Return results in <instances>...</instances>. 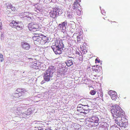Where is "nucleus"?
Here are the masks:
<instances>
[{
	"label": "nucleus",
	"instance_id": "e433bc0d",
	"mask_svg": "<svg viewBox=\"0 0 130 130\" xmlns=\"http://www.w3.org/2000/svg\"><path fill=\"white\" fill-rule=\"evenodd\" d=\"M39 130H46L45 129H44L43 128L39 129Z\"/></svg>",
	"mask_w": 130,
	"mask_h": 130
},
{
	"label": "nucleus",
	"instance_id": "412c9836",
	"mask_svg": "<svg viewBox=\"0 0 130 130\" xmlns=\"http://www.w3.org/2000/svg\"><path fill=\"white\" fill-rule=\"evenodd\" d=\"M66 63L68 67L71 66L73 64V61L71 60H68Z\"/></svg>",
	"mask_w": 130,
	"mask_h": 130
},
{
	"label": "nucleus",
	"instance_id": "393cba45",
	"mask_svg": "<svg viewBox=\"0 0 130 130\" xmlns=\"http://www.w3.org/2000/svg\"><path fill=\"white\" fill-rule=\"evenodd\" d=\"M0 61L1 62H2L4 60V58L3 57V56L2 54H0Z\"/></svg>",
	"mask_w": 130,
	"mask_h": 130
},
{
	"label": "nucleus",
	"instance_id": "7ed1b4c3",
	"mask_svg": "<svg viewBox=\"0 0 130 130\" xmlns=\"http://www.w3.org/2000/svg\"><path fill=\"white\" fill-rule=\"evenodd\" d=\"M99 119L98 117L93 116L86 121V125L90 127H95L99 125Z\"/></svg>",
	"mask_w": 130,
	"mask_h": 130
},
{
	"label": "nucleus",
	"instance_id": "2f4dec72",
	"mask_svg": "<svg viewBox=\"0 0 130 130\" xmlns=\"http://www.w3.org/2000/svg\"><path fill=\"white\" fill-rule=\"evenodd\" d=\"M73 15H72L71 14H69L68 15L67 17H68V18H73Z\"/></svg>",
	"mask_w": 130,
	"mask_h": 130
},
{
	"label": "nucleus",
	"instance_id": "f3484780",
	"mask_svg": "<svg viewBox=\"0 0 130 130\" xmlns=\"http://www.w3.org/2000/svg\"><path fill=\"white\" fill-rule=\"evenodd\" d=\"M78 4L76 2H74L72 5V8L73 11H76V10L78 9Z\"/></svg>",
	"mask_w": 130,
	"mask_h": 130
},
{
	"label": "nucleus",
	"instance_id": "f03ea898",
	"mask_svg": "<svg viewBox=\"0 0 130 130\" xmlns=\"http://www.w3.org/2000/svg\"><path fill=\"white\" fill-rule=\"evenodd\" d=\"M51 47L56 54L59 55L61 53L64 45L62 42L56 40L55 42L54 45Z\"/></svg>",
	"mask_w": 130,
	"mask_h": 130
},
{
	"label": "nucleus",
	"instance_id": "7c9ffc66",
	"mask_svg": "<svg viewBox=\"0 0 130 130\" xmlns=\"http://www.w3.org/2000/svg\"><path fill=\"white\" fill-rule=\"evenodd\" d=\"M95 62L96 63H99L100 62V60L98 59V58H96L95 60Z\"/></svg>",
	"mask_w": 130,
	"mask_h": 130
},
{
	"label": "nucleus",
	"instance_id": "39448f33",
	"mask_svg": "<svg viewBox=\"0 0 130 130\" xmlns=\"http://www.w3.org/2000/svg\"><path fill=\"white\" fill-rule=\"evenodd\" d=\"M29 30L31 32H35L38 31L37 29H38L39 27L37 24H34L32 23H30L28 26Z\"/></svg>",
	"mask_w": 130,
	"mask_h": 130
},
{
	"label": "nucleus",
	"instance_id": "2eb2a0df",
	"mask_svg": "<svg viewBox=\"0 0 130 130\" xmlns=\"http://www.w3.org/2000/svg\"><path fill=\"white\" fill-rule=\"evenodd\" d=\"M23 25L21 22H18L16 27H14L18 30L21 29L23 28Z\"/></svg>",
	"mask_w": 130,
	"mask_h": 130
},
{
	"label": "nucleus",
	"instance_id": "6ab92c4d",
	"mask_svg": "<svg viewBox=\"0 0 130 130\" xmlns=\"http://www.w3.org/2000/svg\"><path fill=\"white\" fill-rule=\"evenodd\" d=\"M7 8L8 9H11L13 11H15L16 9L15 8L12 6V5L10 4H8L7 5Z\"/></svg>",
	"mask_w": 130,
	"mask_h": 130
},
{
	"label": "nucleus",
	"instance_id": "f257e3e1",
	"mask_svg": "<svg viewBox=\"0 0 130 130\" xmlns=\"http://www.w3.org/2000/svg\"><path fill=\"white\" fill-rule=\"evenodd\" d=\"M111 111L113 117L116 118V123L119 125L121 117L125 115L124 111L119 106L117 105L112 106Z\"/></svg>",
	"mask_w": 130,
	"mask_h": 130
},
{
	"label": "nucleus",
	"instance_id": "a878e982",
	"mask_svg": "<svg viewBox=\"0 0 130 130\" xmlns=\"http://www.w3.org/2000/svg\"><path fill=\"white\" fill-rule=\"evenodd\" d=\"M89 108H87L86 109H84V110L83 112V113H84L85 114H86L87 113H88V112L89 111L88 110Z\"/></svg>",
	"mask_w": 130,
	"mask_h": 130
},
{
	"label": "nucleus",
	"instance_id": "b1692460",
	"mask_svg": "<svg viewBox=\"0 0 130 130\" xmlns=\"http://www.w3.org/2000/svg\"><path fill=\"white\" fill-rule=\"evenodd\" d=\"M117 128L115 125H113L111 126L110 130H117Z\"/></svg>",
	"mask_w": 130,
	"mask_h": 130
},
{
	"label": "nucleus",
	"instance_id": "0eeeda50",
	"mask_svg": "<svg viewBox=\"0 0 130 130\" xmlns=\"http://www.w3.org/2000/svg\"><path fill=\"white\" fill-rule=\"evenodd\" d=\"M91 106V105H88V104L83 105L82 104H79L78 105L77 108V110L80 113H83V112L84 110L85 109V106H87L88 107H89Z\"/></svg>",
	"mask_w": 130,
	"mask_h": 130
},
{
	"label": "nucleus",
	"instance_id": "473e14b6",
	"mask_svg": "<svg viewBox=\"0 0 130 130\" xmlns=\"http://www.w3.org/2000/svg\"><path fill=\"white\" fill-rule=\"evenodd\" d=\"M14 27H16L17 25V24H18V23L17 22H16L14 21Z\"/></svg>",
	"mask_w": 130,
	"mask_h": 130
},
{
	"label": "nucleus",
	"instance_id": "a211bd4d",
	"mask_svg": "<svg viewBox=\"0 0 130 130\" xmlns=\"http://www.w3.org/2000/svg\"><path fill=\"white\" fill-rule=\"evenodd\" d=\"M83 36L82 34H80L77 36V41L80 43L82 40L83 39Z\"/></svg>",
	"mask_w": 130,
	"mask_h": 130
},
{
	"label": "nucleus",
	"instance_id": "4c0bfd02",
	"mask_svg": "<svg viewBox=\"0 0 130 130\" xmlns=\"http://www.w3.org/2000/svg\"><path fill=\"white\" fill-rule=\"evenodd\" d=\"M88 107L87 106H85V109H87V108H88Z\"/></svg>",
	"mask_w": 130,
	"mask_h": 130
},
{
	"label": "nucleus",
	"instance_id": "72a5a7b5",
	"mask_svg": "<svg viewBox=\"0 0 130 130\" xmlns=\"http://www.w3.org/2000/svg\"><path fill=\"white\" fill-rule=\"evenodd\" d=\"M76 0V2L77 3H79L81 1L80 0Z\"/></svg>",
	"mask_w": 130,
	"mask_h": 130
},
{
	"label": "nucleus",
	"instance_id": "ddd939ff",
	"mask_svg": "<svg viewBox=\"0 0 130 130\" xmlns=\"http://www.w3.org/2000/svg\"><path fill=\"white\" fill-rule=\"evenodd\" d=\"M41 36L40 35L35 36L33 37L32 39L35 42V43H37V42H38V44L39 43L40 40L42 39Z\"/></svg>",
	"mask_w": 130,
	"mask_h": 130
},
{
	"label": "nucleus",
	"instance_id": "c756f323",
	"mask_svg": "<svg viewBox=\"0 0 130 130\" xmlns=\"http://www.w3.org/2000/svg\"><path fill=\"white\" fill-rule=\"evenodd\" d=\"M2 21L0 19V30L2 29Z\"/></svg>",
	"mask_w": 130,
	"mask_h": 130
},
{
	"label": "nucleus",
	"instance_id": "f8f14e48",
	"mask_svg": "<svg viewBox=\"0 0 130 130\" xmlns=\"http://www.w3.org/2000/svg\"><path fill=\"white\" fill-rule=\"evenodd\" d=\"M108 125L106 122H103L101 124L100 127V130H108Z\"/></svg>",
	"mask_w": 130,
	"mask_h": 130
},
{
	"label": "nucleus",
	"instance_id": "dca6fc26",
	"mask_svg": "<svg viewBox=\"0 0 130 130\" xmlns=\"http://www.w3.org/2000/svg\"><path fill=\"white\" fill-rule=\"evenodd\" d=\"M41 38L43 41H44L45 43H46V44H48V42H47V41L48 40V38L46 36H44L43 35H41Z\"/></svg>",
	"mask_w": 130,
	"mask_h": 130
},
{
	"label": "nucleus",
	"instance_id": "9b49d317",
	"mask_svg": "<svg viewBox=\"0 0 130 130\" xmlns=\"http://www.w3.org/2000/svg\"><path fill=\"white\" fill-rule=\"evenodd\" d=\"M123 117H121L120 124L119 125L121 127L125 128L126 126V123L124 121L125 120V119Z\"/></svg>",
	"mask_w": 130,
	"mask_h": 130
},
{
	"label": "nucleus",
	"instance_id": "aec40b11",
	"mask_svg": "<svg viewBox=\"0 0 130 130\" xmlns=\"http://www.w3.org/2000/svg\"><path fill=\"white\" fill-rule=\"evenodd\" d=\"M80 48L82 50V52L83 53V54H85L87 52L85 46H82L80 47Z\"/></svg>",
	"mask_w": 130,
	"mask_h": 130
},
{
	"label": "nucleus",
	"instance_id": "9d476101",
	"mask_svg": "<svg viewBox=\"0 0 130 130\" xmlns=\"http://www.w3.org/2000/svg\"><path fill=\"white\" fill-rule=\"evenodd\" d=\"M21 46L23 49L26 50H29L30 47L29 43L25 42H22L21 43Z\"/></svg>",
	"mask_w": 130,
	"mask_h": 130
},
{
	"label": "nucleus",
	"instance_id": "4be33fe9",
	"mask_svg": "<svg viewBox=\"0 0 130 130\" xmlns=\"http://www.w3.org/2000/svg\"><path fill=\"white\" fill-rule=\"evenodd\" d=\"M43 40L42 39H41L39 44H40L42 45H44V47H47L48 46H47L48 45H47V44H46V43H45V41Z\"/></svg>",
	"mask_w": 130,
	"mask_h": 130
},
{
	"label": "nucleus",
	"instance_id": "f704fd0d",
	"mask_svg": "<svg viewBox=\"0 0 130 130\" xmlns=\"http://www.w3.org/2000/svg\"><path fill=\"white\" fill-rule=\"evenodd\" d=\"M45 82L44 81V80H43L41 82V84H43L44 83H45Z\"/></svg>",
	"mask_w": 130,
	"mask_h": 130
},
{
	"label": "nucleus",
	"instance_id": "c85d7f7f",
	"mask_svg": "<svg viewBox=\"0 0 130 130\" xmlns=\"http://www.w3.org/2000/svg\"><path fill=\"white\" fill-rule=\"evenodd\" d=\"M14 23V21H12L9 24L10 26H11V27H14V25L13 24H14V23Z\"/></svg>",
	"mask_w": 130,
	"mask_h": 130
},
{
	"label": "nucleus",
	"instance_id": "423d86ee",
	"mask_svg": "<svg viewBox=\"0 0 130 130\" xmlns=\"http://www.w3.org/2000/svg\"><path fill=\"white\" fill-rule=\"evenodd\" d=\"M58 10L55 8H53L49 13V15L51 17L55 18L57 17Z\"/></svg>",
	"mask_w": 130,
	"mask_h": 130
},
{
	"label": "nucleus",
	"instance_id": "bb28decb",
	"mask_svg": "<svg viewBox=\"0 0 130 130\" xmlns=\"http://www.w3.org/2000/svg\"><path fill=\"white\" fill-rule=\"evenodd\" d=\"M96 93V92L94 90H91L90 92V93L91 95H94Z\"/></svg>",
	"mask_w": 130,
	"mask_h": 130
},
{
	"label": "nucleus",
	"instance_id": "1a4fd4ad",
	"mask_svg": "<svg viewBox=\"0 0 130 130\" xmlns=\"http://www.w3.org/2000/svg\"><path fill=\"white\" fill-rule=\"evenodd\" d=\"M109 94L110 95L111 99L114 101H115L117 99V93L115 91L110 90L108 92Z\"/></svg>",
	"mask_w": 130,
	"mask_h": 130
},
{
	"label": "nucleus",
	"instance_id": "6e6552de",
	"mask_svg": "<svg viewBox=\"0 0 130 130\" xmlns=\"http://www.w3.org/2000/svg\"><path fill=\"white\" fill-rule=\"evenodd\" d=\"M25 91H26L23 89L18 88L16 90L17 92L15 93V95L18 98L24 94Z\"/></svg>",
	"mask_w": 130,
	"mask_h": 130
},
{
	"label": "nucleus",
	"instance_id": "20e7f679",
	"mask_svg": "<svg viewBox=\"0 0 130 130\" xmlns=\"http://www.w3.org/2000/svg\"><path fill=\"white\" fill-rule=\"evenodd\" d=\"M55 72V69L52 68H49L44 73V79L45 81H50L53 76V74Z\"/></svg>",
	"mask_w": 130,
	"mask_h": 130
},
{
	"label": "nucleus",
	"instance_id": "5701e85b",
	"mask_svg": "<svg viewBox=\"0 0 130 130\" xmlns=\"http://www.w3.org/2000/svg\"><path fill=\"white\" fill-rule=\"evenodd\" d=\"M75 12H76V14L77 15H80L81 14V11L80 10H79L78 9L76 10V11H74Z\"/></svg>",
	"mask_w": 130,
	"mask_h": 130
},
{
	"label": "nucleus",
	"instance_id": "cd10ccee",
	"mask_svg": "<svg viewBox=\"0 0 130 130\" xmlns=\"http://www.w3.org/2000/svg\"><path fill=\"white\" fill-rule=\"evenodd\" d=\"M38 30V31H36L34 32L35 33H34V34L36 35V36H38V35L41 36L42 35V34H40L38 32V31H39V30Z\"/></svg>",
	"mask_w": 130,
	"mask_h": 130
},
{
	"label": "nucleus",
	"instance_id": "4468645a",
	"mask_svg": "<svg viewBox=\"0 0 130 130\" xmlns=\"http://www.w3.org/2000/svg\"><path fill=\"white\" fill-rule=\"evenodd\" d=\"M67 25V21L61 23L59 24L58 27L60 28H62L64 27H65Z\"/></svg>",
	"mask_w": 130,
	"mask_h": 130
},
{
	"label": "nucleus",
	"instance_id": "c9c22d12",
	"mask_svg": "<svg viewBox=\"0 0 130 130\" xmlns=\"http://www.w3.org/2000/svg\"><path fill=\"white\" fill-rule=\"evenodd\" d=\"M117 22L115 21L111 22V24H112L113 23H116Z\"/></svg>",
	"mask_w": 130,
	"mask_h": 130
}]
</instances>
